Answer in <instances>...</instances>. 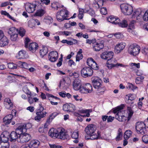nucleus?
Listing matches in <instances>:
<instances>
[{
	"label": "nucleus",
	"mask_w": 148,
	"mask_h": 148,
	"mask_svg": "<svg viewBox=\"0 0 148 148\" xmlns=\"http://www.w3.org/2000/svg\"><path fill=\"white\" fill-rule=\"evenodd\" d=\"M125 106L123 104H122L121 105L113 108L112 109L113 112L116 114L115 116V117H112L111 116H110L108 117L107 119V122H112L114 119V118L120 122L124 121L126 119L125 116L123 115V112Z\"/></svg>",
	"instance_id": "obj_1"
},
{
	"label": "nucleus",
	"mask_w": 148,
	"mask_h": 148,
	"mask_svg": "<svg viewBox=\"0 0 148 148\" xmlns=\"http://www.w3.org/2000/svg\"><path fill=\"white\" fill-rule=\"evenodd\" d=\"M96 128V126L93 124H90L86 127L85 131L89 137L86 138V139L92 140H97L101 138V132L97 131V133L95 132Z\"/></svg>",
	"instance_id": "obj_2"
},
{
	"label": "nucleus",
	"mask_w": 148,
	"mask_h": 148,
	"mask_svg": "<svg viewBox=\"0 0 148 148\" xmlns=\"http://www.w3.org/2000/svg\"><path fill=\"white\" fill-rule=\"evenodd\" d=\"M27 127V125L24 124L19 126L16 129V132L12 131L10 135V141H15L17 139V141L18 136L21 133L23 132H26Z\"/></svg>",
	"instance_id": "obj_3"
},
{
	"label": "nucleus",
	"mask_w": 148,
	"mask_h": 148,
	"mask_svg": "<svg viewBox=\"0 0 148 148\" xmlns=\"http://www.w3.org/2000/svg\"><path fill=\"white\" fill-rule=\"evenodd\" d=\"M69 11L66 9H63L58 12L56 16L57 20L59 22H62L64 20H68Z\"/></svg>",
	"instance_id": "obj_4"
},
{
	"label": "nucleus",
	"mask_w": 148,
	"mask_h": 148,
	"mask_svg": "<svg viewBox=\"0 0 148 148\" xmlns=\"http://www.w3.org/2000/svg\"><path fill=\"white\" fill-rule=\"evenodd\" d=\"M45 109L41 103H40L38 107L36 110V116L34 117L35 120L39 122L40 121L41 119L46 116L47 112L44 111Z\"/></svg>",
	"instance_id": "obj_5"
},
{
	"label": "nucleus",
	"mask_w": 148,
	"mask_h": 148,
	"mask_svg": "<svg viewBox=\"0 0 148 148\" xmlns=\"http://www.w3.org/2000/svg\"><path fill=\"white\" fill-rule=\"evenodd\" d=\"M135 128L138 134L143 135L146 133V125L144 122H137L135 125Z\"/></svg>",
	"instance_id": "obj_6"
},
{
	"label": "nucleus",
	"mask_w": 148,
	"mask_h": 148,
	"mask_svg": "<svg viewBox=\"0 0 148 148\" xmlns=\"http://www.w3.org/2000/svg\"><path fill=\"white\" fill-rule=\"evenodd\" d=\"M120 6L122 12L125 15H130L133 12V8L130 5L124 3L121 4Z\"/></svg>",
	"instance_id": "obj_7"
},
{
	"label": "nucleus",
	"mask_w": 148,
	"mask_h": 148,
	"mask_svg": "<svg viewBox=\"0 0 148 148\" xmlns=\"http://www.w3.org/2000/svg\"><path fill=\"white\" fill-rule=\"evenodd\" d=\"M26 132L21 133L17 139V141L21 143H25L29 142L32 139L31 135Z\"/></svg>",
	"instance_id": "obj_8"
},
{
	"label": "nucleus",
	"mask_w": 148,
	"mask_h": 148,
	"mask_svg": "<svg viewBox=\"0 0 148 148\" xmlns=\"http://www.w3.org/2000/svg\"><path fill=\"white\" fill-rule=\"evenodd\" d=\"M140 50V47L138 45L132 44L129 47L128 52L131 55L136 56L138 54Z\"/></svg>",
	"instance_id": "obj_9"
},
{
	"label": "nucleus",
	"mask_w": 148,
	"mask_h": 148,
	"mask_svg": "<svg viewBox=\"0 0 148 148\" xmlns=\"http://www.w3.org/2000/svg\"><path fill=\"white\" fill-rule=\"evenodd\" d=\"M92 69L90 67H85L81 71V75L84 77H87L92 76L93 74Z\"/></svg>",
	"instance_id": "obj_10"
},
{
	"label": "nucleus",
	"mask_w": 148,
	"mask_h": 148,
	"mask_svg": "<svg viewBox=\"0 0 148 148\" xmlns=\"http://www.w3.org/2000/svg\"><path fill=\"white\" fill-rule=\"evenodd\" d=\"M92 90V87L90 83H86L82 85L81 92L83 93H91Z\"/></svg>",
	"instance_id": "obj_11"
},
{
	"label": "nucleus",
	"mask_w": 148,
	"mask_h": 148,
	"mask_svg": "<svg viewBox=\"0 0 148 148\" xmlns=\"http://www.w3.org/2000/svg\"><path fill=\"white\" fill-rule=\"evenodd\" d=\"M69 137L64 128L62 127L59 129L57 138L64 140L69 139Z\"/></svg>",
	"instance_id": "obj_12"
},
{
	"label": "nucleus",
	"mask_w": 148,
	"mask_h": 148,
	"mask_svg": "<svg viewBox=\"0 0 148 148\" xmlns=\"http://www.w3.org/2000/svg\"><path fill=\"white\" fill-rule=\"evenodd\" d=\"M58 54L56 51H53L50 52L48 54V59L51 62H55L58 59Z\"/></svg>",
	"instance_id": "obj_13"
},
{
	"label": "nucleus",
	"mask_w": 148,
	"mask_h": 148,
	"mask_svg": "<svg viewBox=\"0 0 148 148\" xmlns=\"http://www.w3.org/2000/svg\"><path fill=\"white\" fill-rule=\"evenodd\" d=\"M92 83L95 88L101 86L102 81L98 77H93L91 78Z\"/></svg>",
	"instance_id": "obj_14"
},
{
	"label": "nucleus",
	"mask_w": 148,
	"mask_h": 148,
	"mask_svg": "<svg viewBox=\"0 0 148 148\" xmlns=\"http://www.w3.org/2000/svg\"><path fill=\"white\" fill-rule=\"evenodd\" d=\"M87 63L89 67L93 69L97 70L99 69V66L92 58H88L87 61Z\"/></svg>",
	"instance_id": "obj_15"
},
{
	"label": "nucleus",
	"mask_w": 148,
	"mask_h": 148,
	"mask_svg": "<svg viewBox=\"0 0 148 148\" xmlns=\"http://www.w3.org/2000/svg\"><path fill=\"white\" fill-rule=\"evenodd\" d=\"M36 6L35 2L32 3L27 2L26 4L25 9L28 13H32L34 11Z\"/></svg>",
	"instance_id": "obj_16"
},
{
	"label": "nucleus",
	"mask_w": 148,
	"mask_h": 148,
	"mask_svg": "<svg viewBox=\"0 0 148 148\" xmlns=\"http://www.w3.org/2000/svg\"><path fill=\"white\" fill-rule=\"evenodd\" d=\"M114 53L112 51L104 52L101 55V58L107 60V61L112 60L113 57Z\"/></svg>",
	"instance_id": "obj_17"
},
{
	"label": "nucleus",
	"mask_w": 148,
	"mask_h": 148,
	"mask_svg": "<svg viewBox=\"0 0 148 148\" xmlns=\"http://www.w3.org/2000/svg\"><path fill=\"white\" fill-rule=\"evenodd\" d=\"M75 106L72 103L66 104L63 106V110L65 111L73 112L75 110Z\"/></svg>",
	"instance_id": "obj_18"
},
{
	"label": "nucleus",
	"mask_w": 148,
	"mask_h": 148,
	"mask_svg": "<svg viewBox=\"0 0 148 148\" xmlns=\"http://www.w3.org/2000/svg\"><path fill=\"white\" fill-rule=\"evenodd\" d=\"M3 104L7 109L11 110L13 107V103L9 98H6L4 99Z\"/></svg>",
	"instance_id": "obj_19"
},
{
	"label": "nucleus",
	"mask_w": 148,
	"mask_h": 148,
	"mask_svg": "<svg viewBox=\"0 0 148 148\" xmlns=\"http://www.w3.org/2000/svg\"><path fill=\"white\" fill-rule=\"evenodd\" d=\"M126 44L125 42H121L117 44L114 48V51L116 53H120L125 48Z\"/></svg>",
	"instance_id": "obj_20"
},
{
	"label": "nucleus",
	"mask_w": 148,
	"mask_h": 148,
	"mask_svg": "<svg viewBox=\"0 0 148 148\" xmlns=\"http://www.w3.org/2000/svg\"><path fill=\"white\" fill-rule=\"evenodd\" d=\"M59 129H56L53 128H51L48 132L49 136L53 138H57Z\"/></svg>",
	"instance_id": "obj_21"
},
{
	"label": "nucleus",
	"mask_w": 148,
	"mask_h": 148,
	"mask_svg": "<svg viewBox=\"0 0 148 148\" xmlns=\"http://www.w3.org/2000/svg\"><path fill=\"white\" fill-rule=\"evenodd\" d=\"M12 114H9L5 116L3 119V122L5 125H8L12 122L13 118Z\"/></svg>",
	"instance_id": "obj_22"
},
{
	"label": "nucleus",
	"mask_w": 148,
	"mask_h": 148,
	"mask_svg": "<svg viewBox=\"0 0 148 148\" xmlns=\"http://www.w3.org/2000/svg\"><path fill=\"white\" fill-rule=\"evenodd\" d=\"M107 19L108 21L114 24H116L120 20L118 17L113 15H110L107 18Z\"/></svg>",
	"instance_id": "obj_23"
},
{
	"label": "nucleus",
	"mask_w": 148,
	"mask_h": 148,
	"mask_svg": "<svg viewBox=\"0 0 148 148\" xmlns=\"http://www.w3.org/2000/svg\"><path fill=\"white\" fill-rule=\"evenodd\" d=\"M38 44L35 42L30 43L27 47L29 50L33 52H35L36 50L38 49Z\"/></svg>",
	"instance_id": "obj_24"
},
{
	"label": "nucleus",
	"mask_w": 148,
	"mask_h": 148,
	"mask_svg": "<svg viewBox=\"0 0 148 148\" xmlns=\"http://www.w3.org/2000/svg\"><path fill=\"white\" fill-rule=\"evenodd\" d=\"M40 144V142L38 140H33L30 141L28 146L29 148H37Z\"/></svg>",
	"instance_id": "obj_25"
},
{
	"label": "nucleus",
	"mask_w": 148,
	"mask_h": 148,
	"mask_svg": "<svg viewBox=\"0 0 148 148\" xmlns=\"http://www.w3.org/2000/svg\"><path fill=\"white\" fill-rule=\"evenodd\" d=\"M73 88L74 89L76 90H80L81 92V88L82 87V85L80 82V81L78 79L75 80L73 83Z\"/></svg>",
	"instance_id": "obj_26"
},
{
	"label": "nucleus",
	"mask_w": 148,
	"mask_h": 148,
	"mask_svg": "<svg viewBox=\"0 0 148 148\" xmlns=\"http://www.w3.org/2000/svg\"><path fill=\"white\" fill-rule=\"evenodd\" d=\"M48 52V48L46 46L42 47V48L40 50L39 53L41 57L43 58L45 56Z\"/></svg>",
	"instance_id": "obj_27"
},
{
	"label": "nucleus",
	"mask_w": 148,
	"mask_h": 148,
	"mask_svg": "<svg viewBox=\"0 0 148 148\" xmlns=\"http://www.w3.org/2000/svg\"><path fill=\"white\" fill-rule=\"evenodd\" d=\"M63 5H62L57 2H53L51 4V7L54 10H58L59 9L63 8Z\"/></svg>",
	"instance_id": "obj_28"
},
{
	"label": "nucleus",
	"mask_w": 148,
	"mask_h": 148,
	"mask_svg": "<svg viewBox=\"0 0 148 148\" xmlns=\"http://www.w3.org/2000/svg\"><path fill=\"white\" fill-rule=\"evenodd\" d=\"M103 44L102 43L95 42L94 44L93 49L96 51H99L104 47Z\"/></svg>",
	"instance_id": "obj_29"
},
{
	"label": "nucleus",
	"mask_w": 148,
	"mask_h": 148,
	"mask_svg": "<svg viewBox=\"0 0 148 148\" xmlns=\"http://www.w3.org/2000/svg\"><path fill=\"white\" fill-rule=\"evenodd\" d=\"M127 112L128 114V116L127 117V121H129L131 119L134 113V111L132 110V108L130 106H127Z\"/></svg>",
	"instance_id": "obj_30"
},
{
	"label": "nucleus",
	"mask_w": 148,
	"mask_h": 148,
	"mask_svg": "<svg viewBox=\"0 0 148 148\" xmlns=\"http://www.w3.org/2000/svg\"><path fill=\"white\" fill-rule=\"evenodd\" d=\"M9 41L7 38L5 36L0 40V46L4 47L8 45Z\"/></svg>",
	"instance_id": "obj_31"
},
{
	"label": "nucleus",
	"mask_w": 148,
	"mask_h": 148,
	"mask_svg": "<svg viewBox=\"0 0 148 148\" xmlns=\"http://www.w3.org/2000/svg\"><path fill=\"white\" fill-rule=\"evenodd\" d=\"M143 12L142 9L140 8H138L135 10L133 13V17L134 18H138V17H140L141 14Z\"/></svg>",
	"instance_id": "obj_32"
},
{
	"label": "nucleus",
	"mask_w": 148,
	"mask_h": 148,
	"mask_svg": "<svg viewBox=\"0 0 148 148\" xmlns=\"http://www.w3.org/2000/svg\"><path fill=\"white\" fill-rule=\"evenodd\" d=\"M18 54V58L19 59L25 58L27 56L26 51L23 50H21L19 51Z\"/></svg>",
	"instance_id": "obj_33"
},
{
	"label": "nucleus",
	"mask_w": 148,
	"mask_h": 148,
	"mask_svg": "<svg viewBox=\"0 0 148 148\" xmlns=\"http://www.w3.org/2000/svg\"><path fill=\"white\" fill-rule=\"evenodd\" d=\"M116 24H118L119 27L123 28L127 27L128 26L127 21L125 20H123L121 22L120 19L119 22Z\"/></svg>",
	"instance_id": "obj_34"
},
{
	"label": "nucleus",
	"mask_w": 148,
	"mask_h": 148,
	"mask_svg": "<svg viewBox=\"0 0 148 148\" xmlns=\"http://www.w3.org/2000/svg\"><path fill=\"white\" fill-rule=\"evenodd\" d=\"M96 89H97L96 91V94L98 95H103L106 90L105 88L101 87V86L99 87L98 88H96Z\"/></svg>",
	"instance_id": "obj_35"
},
{
	"label": "nucleus",
	"mask_w": 148,
	"mask_h": 148,
	"mask_svg": "<svg viewBox=\"0 0 148 148\" xmlns=\"http://www.w3.org/2000/svg\"><path fill=\"white\" fill-rule=\"evenodd\" d=\"M46 12L45 10L43 9L38 10L35 13V15L36 16H42Z\"/></svg>",
	"instance_id": "obj_36"
},
{
	"label": "nucleus",
	"mask_w": 148,
	"mask_h": 148,
	"mask_svg": "<svg viewBox=\"0 0 148 148\" xmlns=\"http://www.w3.org/2000/svg\"><path fill=\"white\" fill-rule=\"evenodd\" d=\"M18 29L14 27L10 28L8 31V33L10 35L18 33Z\"/></svg>",
	"instance_id": "obj_37"
},
{
	"label": "nucleus",
	"mask_w": 148,
	"mask_h": 148,
	"mask_svg": "<svg viewBox=\"0 0 148 148\" xmlns=\"http://www.w3.org/2000/svg\"><path fill=\"white\" fill-rule=\"evenodd\" d=\"M18 32L20 36L23 37L25 34L26 30L23 28L21 27L18 30Z\"/></svg>",
	"instance_id": "obj_38"
},
{
	"label": "nucleus",
	"mask_w": 148,
	"mask_h": 148,
	"mask_svg": "<svg viewBox=\"0 0 148 148\" xmlns=\"http://www.w3.org/2000/svg\"><path fill=\"white\" fill-rule=\"evenodd\" d=\"M23 91L27 95L30 96H32V94L31 92L29 90L27 86H24L23 88Z\"/></svg>",
	"instance_id": "obj_39"
},
{
	"label": "nucleus",
	"mask_w": 148,
	"mask_h": 148,
	"mask_svg": "<svg viewBox=\"0 0 148 148\" xmlns=\"http://www.w3.org/2000/svg\"><path fill=\"white\" fill-rule=\"evenodd\" d=\"M0 140L1 141L7 143L8 141V138L7 137L5 136L4 134L2 133L0 136Z\"/></svg>",
	"instance_id": "obj_40"
},
{
	"label": "nucleus",
	"mask_w": 148,
	"mask_h": 148,
	"mask_svg": "<svg viewBox=\"0 0 148 148\" xmlns=\"http://www.w3.org/2000/svg\"><path fill=\"white\" fill-rule=\"evenodd\" d=\"M123 136V133L122 130L121 129L119 128L118 130V135L116 137V141H119L120 140L121 137H122Z\"/></svg>",
	"instance_id": "obj_41"
},
{
	"label": "nucleus",
	"mask_w": 148,
	"mask_h": 148,
	"mask_svg": "<svg viewBox=\"0 0 148 148\" xmlns=\"http://www.w3.org/2000/svg\"><path fill=\"white\" fill-rule=\"evenodd\" d=\"M107 66L109 69H111L113 67H115V64L112 63V60H111L107 61Z\"/></svg>",
	"instance_id": "obj_42"
},
{
	"label": "nucleus",
	"mask_w": 148,
	"mask_h": 148,
	"mask_svg": "<svg viewBox=\"0 0 148 148\" xmlns=\"http://www.w3.org/2000/svg\"><path fill=\"white\" fill-rule=\"evenodd\" d=\"M127 88L133 91H134L138 88L137 86H135L132 84L130 83H128L127 84Z\"/></svg>",
	"instance_id": "obj_43"
},
{
	"label": "nucleus",
	"mask_w": 148,
	"mask_h": 148,
	"mask_svg": "<svg viewBox=\"0 0 148 148\" xmlns=\"http://www.w3.org/2000/svg\"><path fill=\"white\" fill-rule=\"evenodd\" d=\"M85 13H87L92 17H93L95 14V11L92 9L90 8L89 10H86L85 9Z\"/></svg>",
	"instance_id": "obj_44"
},
{
	"label": "nucleus",
	"mask_w": 148,
	"mask_h": 148,
	"mask_svg": "<svg viewBox=\"0 0 148 148\" xmlns=\"http://www.w3.org/2000/svg\"><path fill=\"white\" fill-rule=\"evenodd\" d=\"M85 12L83 9L79 8V13L78 14V17L79 19H81L83 17L84 15V13Z\"/></svg>",
	"instance_id": "obj_45"
},
{
	"label": "nucleus",
	"mask_w": 148,
	"mask_h": 148,
	"mask_svg": "<svg viewBox=\"0 0 148 148\" xmlns=\"http://www.w3.org/2000/svg\"><path fill=\"white\" fill-rule=\"evenodd\" d=\"M132 132L130 130H127L124 133V138H128L131 135Z\"/></svg>",
	"instance_id": "obj_46"
},
{
	"label": "nucleus",
	"mask_w": 148,
	"mask_h": 148,
	"mask_svg": "<svg viewBox=\"0 0 148 148\" xmlns=\"http://www.w3.org/2000/svg\"><path fill=\"white\" fill-rule=\"evenodd\" d=\"M144 78V77L143 76L137 77L136 79V83L137 84H140Z\"/></svg>",
	"instance_id": "obj_47"
},
{
	"label": "nucleus",
	"mask_w": 148,
	"mask_h": 148,
	"mask_svg": "<svg viewBox=\"0 0 148 148\" xmlns=\"http://www.w3.org/2000/svg\"><path fill=\"white\" fill-rule=\"evenodd\" d=\"M8 67L10 69H17L16 64L13 63H8Z\"/></svg>",
	"instance_id": "obj_48"
},
{
	"label": "nucleus",
	"mask_w": 148,
	"mask_h": 148,
	"mask_svg": "<svg viewBox=\"0 0 148 148\" xmlns=\"http://www.w3.org/2000/svg\"><path fill=\"white\" fill-rule=\"evenodd\" d=\"M143 19L144 21H148V10H147L144 13L143 16Z\"/></svg>",
	"instance_id": "obj_49"
},
{
	"label": "nucleus",
	"mask_w": 148,
	"mask_h": 148,
	"mask_svg": "<svg viewBox=\"0 0 148 148\" xmlns=\"http://www.w3.org/2000/svg\"><path fill=\"white\" fill-rule=\"evenodd\" d=\"M10 35V38L12 41H15L16 40L18 36L17 33Z\"/></svg>",
	"instance_id": "obj_50"
},
{
	"label": "nucleus",
	"mask_w": 148,
	"mask_h": 148,
	"mask_svg": "<svg viewBox=\"0 0 148 148\" xmlns=\"http://www.w3.org/2000/svg\"><path fill=\"white\" fill-rule=\"evenodd\" d=\"M142 140L143 142L145 144H148V135L145 134L142 137Z\"/></svg>",
	"instance_id": "obj_51"
},
{
	"label": "nucleus",
	"mask_w": 148,
	"mask_h": 148,
	"mask_svg": "<svg viewBox=\"0 0 148 148\" xmlns=\"http://www.w3.org/2000/svg\"><path fill=\"white\" fill-rule=\"evenodd\" d=\"M79 136L78 132L74 131L71 135V137L72 138L77 139H78Z\"/></svg>",
	"instance_id": "obj_52"
},
{
	"label": "nucleus",
	"mask_w": 148,
	"mask_h": 148,
	"mask_svg": "<svg viewBox=\"0 0 148 148\" xmlns=\"http://www.w3.org/2000/svg\"><path fill=\"white\" fill-rule=\"evenodd\" d=\"M97 1L99 2V3H97V6H96L97 9L99 8L100 6H103L104 0H97Z\"/></svg>",
	"instance_id": "obj_53"
},
{
	"label": "nucleus",
	"mask_w": 148,
	"mask_h": 148,
	"mask_svg": "<svg viewBox=\"0 0 148 148\" xmlns=\"http://www.w3.org/2000/svg\"><path fill=\"white\" fill-rule=\"evenodd\" d=\"M30 40L27 37L25 38L24 40L25 47L26 48L28 47V43L30 42Z\"/></svg>",
	"instance_id": "obj_54"
},
{
	"label": "nucleus",
	"mask_w": 148,
	"mask_h": 148,
	"mask_svg": "<svg viewBox=\"0 0 148 148\" xmlns=\"http://www.w3.org/2000/svg\"><path fill=\"white\" fill-rule=\"evenodd\" d=\"M83 57V56L82 54H77L76 56V61H79L80 60L82 59Z\"/></svg>",
	"instance_id": "obj_55"
},
{
	"label": "nucleus",
	"mask_w": 148,
	"mask_h": 148,
	"mask_svg": "<svg viewBox=\"0 0 148 148\" xmlns=\"http://www.w3.org/2000/svg\"><path fill=\"white\" fill-rule=\"evenodd\" d=\"M100 11L102 14L105 15L107 14V9L105 8H102L100 10Z\"/></svg>",
	"instance_id": "obj_56"
},
{
	"label": "nucleus",
	"mask_w": 148,
	"mask_h": 148,
	"mask_svg": "<svg viewBox=\"0 0 148 148\" xmlns=\"http://www.w3.org/2000/svg\"><path fill=\"white\" fill-rule=\"evenodd\" d=\"M130 65L132 66H134L138 69L140 67V64L139 63H130Z\"/></svg>",
	"instance_id": "obj_57"
},
{
	"label": "nucleus",
	"mask_w": 148,
	"mask_h": 148,
	"mask_svg": "<svg viewBox=\"0 0 148 148\" xmlns=\"http://www.w3.org/2000/svg\"><path fill=\"white\" fill-rule=\"evenodd\" d=\"M73 97L76 101H81L82 100V99L80 98L78 95H73Z\"/></svg>",
	"instance_id": "obj_58"
},
{
	"label": "nucleus",
	"mask_w": 148,
	"mask_h": 148,
	"mask_svg": "<svg viewBox=\"0 0 148 148\" xmlns=\"http://www.w3.org/2000/svg\"><path fill=\"white\" fill-rule=\"evenodd\" d=\"M31 96H28L27 98L28 101L30 104H32L34 102L33 99Z\"/></svg>",
	"instance_id": "obj_59"
},
{
	"label": "nucleus",
	"mask_w": 148,
	"mask_h": 148,
	"mask_svg": "<svg viewBox=\"0 0 148 148\" xmlns=\"http://www.w3.org/2000/svg\"><path fill=\"white\" fill-rule=\"evenodd\" d=\"M40 1L43 4H45L46 5L49 4L50 3V0H40Z\"/></svg>",
	"instance_id": "obj_60"
},
{
	"label": "nucleus",
	"mask_w": 148,
	"mask_h": 148,
	"mask_svg": "<svg viewBox=\"0 0 148 148\" xmlns=\"http://www.w3.org/2000/svg\"><path fill=\"white\" fill-rule=\"evenodd\" d=\"M66 93L65 91H62L59 93V95L61 97L65 98L66 97Z\"/></svg>",
	"instance_id": "obj_61"
},
{
	"label": "nucleus",
	"mask_w": 148,
	"mask_h": 148,
	"mask_svg": "<svg viewBox=\"0 0 148 148\" xmlns=\"http://www.w3.org/2000/svg\"><path fill=\"white\" fill-rule=\"evenodd\" d=\"M29 64H27V63L23 62V67L22 68H24L25 69H27L29 68Z\"/></svg>",
	"instance_id": "obj_62"
},
{
	"label": "nucleus",
	"mask_w": 148,
	"mask_h": 148,
	"mask_svg": "<svg viewBox=\"0 0 148 148\" xmlns=\"http://www.w3.org/2000/svg\"><path fill=\"white\" fill-rule=\"evenodd\" d=\"M6 143L1 141L0 143V148H7V146L5 145Z\"/></svg>",
	"instance_id": "obj_63"
},
{
	"label": "nucleus",
	"mask_w": 148,
	"mask_h": 148,
	"mask_svg": "<svg viewBox=\"0 0 148 148\" xmlns=\"http://www.w3.org/2000/svg\"><path fill=\"white\" fill-rule=\"evenodd\" d=\"M50 147L51 148H61L62 146L59 145H50Z\"/></svg>",
	"instance_id": "obj_64"
}]
</instances>
